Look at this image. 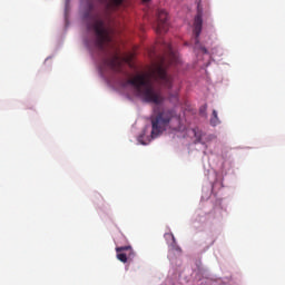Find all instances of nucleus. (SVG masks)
<instances>
[{"label": "nucleus", "mask_w": 285, "mask_h": 285, "mask_svg": "<svg viewBox=\"0 0 285 285\" xmlns=\"http://www.w3.org/2000/svg\"><path fill=\"white\" fill-rule=\"evenodd\" d=\"M169 26L170 24L168 23V12H166V10H158L157 21L155 24V30L157 35H166V32H168Z\"/></svg>", "instance_id": "20e7f679"}, {"label": "nucleus", "mask_w": 285, "mask_h": 285, "mask_svg": "<svg viewBox=\"0 0 285 285\" xmlns=\"http://www.w3.org/2000/svg\"><path fill=\"white\" fill-rule=\"evenodd\" d=\"M175 99H177V96H175Z\"/></svg>", "instance_id": "f8f14e48"}, {"label": "nucleus", "mask_w": 285, "mask_h": 285, "mask_svg": "<svg viewBox=\"0 0 285 285\" xmlns=\"http://www.w3.org/2000/svg\"><path fill=\"white\" fill-rule=\"evenodd\" d=\"M124 61H126V58L121 57L119 51L116 50L111 58L105 60V66L114 72H120Z\"/></svg>", "instance_id": "39448f33"}, {"label": "nucleus", "mask_w": 285, "mask_h": 285, "mask_svg": "<svg viewBox=\"0 0 285 285\" xmlns=\"http://www.w3.org/2000/svg\"><path fill=\"white\" fill-rule=\"evenodd\" d=\"M97 3L102 6V11H96L95 4L89 3V10L85 13V18L89 19L87 23V29L95 32L94 46L100 52H106V48L112 43V38L110 37V29L106 27V19L110 17V12H115L118 8L124 6V0H96Z\"/></svg>", "instance_id": "f03ea898"}, {"label": "nucleus", "mask_w": 285, "mask_h": 285, "mask_svg": "<svg viewBox=\"0 0 285 285\" xmlns=\"http://www.w3.org/2000/svg\"><path fill=\"white\" fill-rule=\"evenodd\" d=\"M164 48H165L166 52L168 55H170V57H175V51L173 50V45H170L168 42H164Z\"/></svg>", "instance_id": "1a4fd4ad"}, {"label": "nucleus", "mask_w": 285, "mask_h": 285, "mask_svg": "<svg viewBox=\"0 0 285 285\" xmlns=\"http://www.w3.org/2000/svg\"><path fill=\"white\" fill-rule=\"evenodd\" d=\"M204 26V20L202 19V11L198 9V13L194 19V35H195V45L199 43V35H202V28Z\"/></svg>", "instance_id": "0eeeda50"}, {"label": "nucleus", "mask_w": 285, "mask_h": 285, "mask_svg": "<svg viewBox=\"0 0 285 285\" xmlns=\"http://www.w3.org/2000/svg\"><path fill=\"white\" fill-rule=\"evenodd\" d=\"M116 253L117 259L122 262V264H126L128 259H132V257H135V252L132 250L131 246L116 247Z\"/></svg>", "instance_id": "423d86ee"}, {"label": "nucleus", "mask_w": 285, "mask_h": 285, "mask_svg": "<svg viewBox=\"0 0 285 285\" xmlns=\"http://www.w3.org/2000/svg\"><path fill=\"white\" fill-rule=\"evenodd\" d=\"M145 2H148V1H150V0H144Z\"/></svg>", "instance_id": "9b49d317"}, {"label": "nucleus", "mask_w": 285, "mask_h": 285, "mask_svg": "<svg viewBox=\"0 0 285 285\" xmlns=\"http://www.w3.org/2000/svg\"><path fill=\"white\" fill-rule=\"evenodd\" d=\"M200 50L204 52V55H208V49H206V47H202Z\"/></svg>", "instance_id": "9d476101"}, {"label": "nucleus", "mask_w": 285, "mask_h": 285, "mask_svg": "<svg viewBox=\"0 0 285 285\" xmlns=\"http://www.w3.org/2000/svg\"><path fill=\"white\" fill-rule=\"evenodd\" d=\"M220 124L219 116L217 115V110H213L212 118H210V126H218Z\"/></svg>", "instance_id": "6e6552de"}, {"label": "nucleus", "mask_w": 285, "mask_h": 285, "mask_svg": "<svg viewBox=\"0 0 285 285\" xmlns=\"http://www.w3.org/2000/svg\"><path fill=\"white\" fill-rule=\"evenodd\" d=\"M174 119L179 124V116L173 109H165L151 116V137H159L161 132L166 131L168 126H170V121Z\"/></svg>", "instance_id": "7ed1b4c3"}, {"label": "nucleus", "mask_w": 285, "mask_h": 285, "mask_svg": "<svg viewBox=\"0 0 285 285\" xmlns=\"http://www.w3.org/2000/svg\"><path fill=\"white\" fill-rule=\"evenodd\" d=\"M153 81L164 86V88H173V77L168 76L164 65H156L149 73L137 75L126 80L122 86L124 88H126V86H132L136 97H139L145 104L161 106V104H164V96L161 91L155 89Z\"/></svg>", "instance_id": "f257e3e1"}]
</instances>
